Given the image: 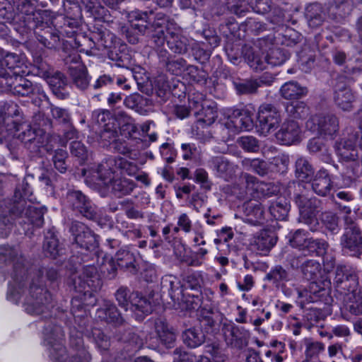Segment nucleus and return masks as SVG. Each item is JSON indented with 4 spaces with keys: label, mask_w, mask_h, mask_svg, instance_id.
Instances as JSON below:
<instances>
[{
    "label": "nucleus",
    "mask_w": 362,
    "mask_h": 362,
    "mask_svg": "<svg viewBox=\"0 0 362 362\" xmlns=\"http://www.w3.org/2000/svg\"><path fill=\"white\" fill-rule=\"evenodd\" d=\"M0 260L13 264V281L8 284L7 299L18 303L24 296L23 306L25 311L33 315L47 314L52 304V295L44 284L45 278L50 283L57 282L59 275L54 267H42L36 269L25 264V259L19 255L16 247L0 246Z\"/></svg>",
    "instance_id": "nucleus-1"
},
{
    "label": "nucleus",
    "mask_w": 362,
    "mask_h": 362,
    "mask_svg": "<svg viewBox=\"0 0 362 362\" xmlns=\"http://www.w3.org/2000/svg\"><path fill=\"white\" fill-rule=\"evenodd\" d=\"M47 209L28 204L23 199L0 202V236L7 237L13 226H22L25 235L33 233V227L40 228L44 223Z\"/></svg>",
    "instance_id": "nucleus-2"
},
{
    "label": "nucleus",
    "mask_w": 362,
    "mask_h": 362,
    "mask_svg": "<svg viewBox=\"0 0 362 362\" xmlns=\"http://www.w3.org/2000/svg\"><path fill=\"white\" fill-rule=\"evenodd\" d=\"M44 343L47 346L49 356L54 362H67L66 350L62 340L64 337L62 327L49 322L43 330ZM70 346L73 350L69 362H89L91 356L83 345L81 334L70 337Z\"/></svg>",
    "instance_id": "nucleus-3"
},
{
    "label": "nucleus",
    "mask_w": 362,
    "mask_h": 362,
    "mask_svg": "<svg viewBox=\"0 0 362 362\" xmlns=\"http://www.w3.org/2000/svg\"><path fill=\"white\" fill-rule=\"evenodd\" d=\"M293 185V201L299 211L298 221L307 225L311 231H317L320 225L317 215L322 209V201L315 196L309 197L303 182H295Z\"/></svg>",
    "instance_id": "nucleus-4"
},
{
    "label": "nucleus",
    "mask_w": 362,
    "mask_h": 362,
    "mask_svg": "<svg viewBox=\"0 0 362 362\" xmlns=\"http://www.w3.org/2000/svg\"><path fill=\"white\" fill-rule=\"evenodd\" d=\"M116 163L113 158L99 164L96 169L98 178L110 189V194L116 198L121 199L132 194L136 187V183L125 177L119 176L112 168Z\"/></svg>",
    "instance_id": "nucleus-5"
},
{
    "label": "nucleus",
    "mask_w": 362,
    "mask_h": 362,
    "mask_svg": "<svg viewBox=\"0 0 362 362\" xmlns=\"http://www.w3.org/2000/svg\"><path fill=\"white\" fill-rule=\"evenodd\" d=\"M38 119L40 121L36 124L37 128L30 129L20 134L19 137L30 152L42 154L44 151L49 152L53 148L52 146L49 144L52 139L48 141V136L46 134V132L52 127V122L49 119L45 118L40 115L35 117V121Z\"/></svg>",
    "instance_id": "nucleus-6"
},
{
    "label": "nucleus",
    "mask_w": 362,
    "mask_h": 362,
    "mask_svg": "<svg viewBox=\"0 0 362 362\" xmlns=\"http://www.w3.org/2000/svg\"><path fill=\"white\" fill-rule=\"evenodd\" d=\"M64 205L75 214L88 220L95 221L98 218L96 205L82 191L69 189L63 197Z\"/></svg>",
    "instance_id": "nucleus-7"
},
{
    "label": "nucleus",
    "mask_w": 362,
    "mask_h": 362,
    "mask_svg": "<svg viewBox=\"0 0 362 362\" xmlns=\"http://www.w3.org/2000/svg\"><path fill=\"white\" fill-rule=\"evenodd\" d=\"M10 4H13L22 15L21 21H24L23 27L16 26V31L21 35L27 34L32 28L37 26L38 23L43 25L42 11H37L38 0H8Z\"/></svg>",
    "instance_id": "nucleus-8"
},
{
    "label": "nucleus",
    "mask_w": 362,
    "mask_h": 362,
    "mask_svg": "<svg viewBox=\"0 0 362 362\" xmlns=\"http://www.w3.org/2000/svg\"><path fill=\"white\" fill-rule=\"evenodd\" d=\"M344 233L340 238L342 248L350 255L358 257L362 255V229L351 217H344Z\"/></svg>",
    "instance_id": "nucleus-9"
},
{
    "label": "nucleus",
    "mask_w": 362,
    "mask_h": 362,
    "mask_svg": "<svg viewBox=\"0 0 362 362\" xmlns=\"http://www.w3.org/2000/svg\"><path fill=\"white\" fill-rule=\"evenodd\" d=\"M68 284L72 286L76 292L86 293L88 291L87 288L94 291L100 289L103 282L97 268L88 264L83 266L78 274H73L69 279Z\"/></svg>",
    "instance_id": "nucleus-10"
},
{
    "label": "nucleus",
    "mask_w": 362,
    "mask_h": 362,
    "mask_svg": "<svg viewBox=\"0 0 362 362\" xmlns=\"http://www.w3.org/2000/svg\"><path fill=\"white\" fill-rule=\"evenodd\" d=\"M69 232L73 236L74 243L81 249L96 252L99 247V236L81 222L72 221Z\"/></svg>",
    "instance_id": "nucleus-11"
},
{
    "label": "nucleus",
    "mask_w": 362,
    "mask_h": 362,
    "mask_svg": "<svg viewBox=\"0 0 362 362\" xmlns=\"http://www.w3.org/2000/svg\"><path fill=\"white\" fill-rule=\"evenodd\" d=\"M308 130L319 135L333 138L339 131V119L335 115H315L310 117L305 122Z\"/></svg>",
    "instance_id": "nucleus-12"
},
{
    "label": "nucleus",
    "mask_w": 362,
    "mask_h": 362,
    "mask_svg": "<svg viewBox=\"0 0 362 362\" xmlns=\"http://www.w3.org/2000/svg\"><path fill=\"white\" fill-rule=\"evenodd\" d=\"M0 85L5 86L8 91L15 95L25 97L37 92L40 100L47 98L43 90L34 87L33 83L24 77V74L4 78V79L1 80Z\"/></svg>",
    "instance_id": "nucleus-13"
},
{
    "label": "nucleus",
    "mask_w": 362,
    "mask_h": 362,
    "mask_svg": "<svg viewBox=\"0 0 362 362\" xmlns=\"http://www.w3.org/2000/svg\"><path fill=\"white\" fill-rule=\"evenodd\" d=\"M281 121V113L274 105L263 104L258 111L257 132L262 135L267 136L279 127Z\"/></svg>",
    "instance_id": "nucleus-14"
},
{
    "label": "nucleus",
    "mask_w": 362,
    "mask_h": 362,
    "mask_svg": "<svg viewBox=\"0 0 362 362\" xmlns=\"http://www.w3.org/2000/svg\"><path fill=\"white\" fill-rule=\"evenodd\" d=\"M321 266L319 262L314 259H309L301 269L303 278L308 281H315L320 274ZM316 284L313 281L310 284V292L308 290H298V296L299 298H305L306 303L317 302L319 297L318 293L325 292L324 288H320L318 291L314 289Z\"/></svg>",
    "instance_id": "nucleus-15"
},
{
    "label": "nucleus",
    "mask_w": 362,
    "mask_h": 362,
    "mask_svg": "<svg viewBox=\"0 0 362 362\" xmlns=\"http://www.w3.org/2000/svg\"><path fill=\"white\" fill-rule=\"evenodd\" d=\"M221 332L226 345L238 350L247 345L250 336L249 330L232 322L223 323Z\"/></svg>",
    "instance_id": "nucleus-16"
},
{
    "label": "nucleus",
    "mask_w": 362,
    "mask_h": 362,
    "mask_svg": "<svg viewBox=\"0 0 362 362\" xmlns=\"http://www.w3.org/2000/svg\"><path fill=\"white\" fill-rule=\"evenodd\" d=\"M74 8L76 13L72 16L73 18H76L81 15L80 4L84 6L88 13L100 22H103L107 25H116L115 18L110 14L109 11L103 6L98 0H74Z\"/></svg>",
    "instance_id": "nucleus-17"
},
{
    "label": "nucleus",
    "mask_w": 362,
    "mask_h": 362,
    "mask_svg": "<svg viewBox=\"0 0 362 362\" xmlns=\"http://www.w3.org/2000/svg\"><path fill=\"white\" fill-rule=\"evenodd\" d=\"M334 284L337 291L341 294L349 295L356 293L358 287V279L354 272L349 269L346 266H337L335 272Z\"/></svg>",
    "instance_id": "nucleus-18"
},
{
    "label": "nucleus",
    "mask_w": 362,
    "mask_h": 362,
    "mask_svg": "<svg viewBox=\"0 0 362 362\" xmlns=\"http://www.w3.org/2000/svg\"><path fill=\"white\" fill-rule=\"evenodd\" d=\"M80 56L77 53L69 55L64 59L68 66V72L74 83L80 89H86L89 84V79L86 67L80 61Z\"/></svg>",
    "instance_id": "nucleus-19"
},
{
    "label": "nucleus",
    "mask_w": 362,
    "mask_h": 362,
    "mask_svg": "<svg viewBox=\"0 0 362 362\" xmlns=\"http://www.w3.org/2000/svg\"><path fill=\"white\" fill-rule=\"evenodd\" d=\"M90 40L95 49L98 50L107 49V51L119 45L120 42L116 35L105 25L98 23L93 26V29L90 32Z\"/></svg>",
    "instance_id": "nucleus-20"
},
{
    "label": "nucleus",
    "mask_w": 362,
    "mask_h": 362,
    "mask_svg": "<svg viewBox=\"0 0 362 362\" xmlns=\"http://www.w3.org/2000/svg\"><path fill=\"white\" fill-rule=\"evenodd\" d=\"M252 112L247 109L233 110L228 115L225 126L234 133L250 131L254 127Z\"/></svg>",
    "instance_id": "nucleus-21"
},
{
    "label": "nucleus",
    "mask_w": 362,
    "mask_h": 362,
    "mask_svg": "<svg viewBox=\"0 0 362 362\" xmlns=\"http://www.w3.org/2000/svg\"><path fill=\"white\" fill-rule=\"evenodd\" d=\"M301 130L298 123L293 119H286L275 134L277 141L283 145H292L300 141Z\"/></svg>",
    "instance_id": "nucleus-22"
},
{
    "label": "nucleus",
    "mask_w": 362,
    "mask_h": 362,
    "mask_svg": "<svg viewBox=\"0 0 362 362\" xmlns=\"http://www.w3.org/2000/svg\"><path fill=\"white\" fill-rule=\"evenodd\" d=\"M37 41L48 49H57L60 45V37L58 32L47 25V22L43 21V25L38 23L37 26L32 28Z\"/></svg>",
    "instance_id": "nucleus-23"
},
{
    "label": "nucleus",
    "mask_w": 362,
    "mask_h": 362,
    "mask_svg": "<svg viewBox=\"0 0 362 362\" xmlns=\"http://www.w3.org/2000/svg\"><path fill=\"white\" fill-rule=\"evenodd\" d=\"M312 178L311 187L316 194L326 197L330 193L333 187V180L327 170L320 169Z\"/></svg>",
    "instance_id": "nucleus-24"
},
{
    "label": "nucleus",
    "mask_w": 362,
    "mask_h": 362,
    "mask_svg": "<svg viewBox=\"0 0 362 362\" xmlns=\"http://www.w3.org/2000/svg\"><path fill=\"white\" fill-rule=\"evenodd\" d=\"M242 163L246 170H252L260 176H264L269 172L276 171L278 165L283 163V159L274 158L272 161L268 163L259 158H245Z\"/></svg>",
    "instance_id": "nucleus-25"
},
{
    "label": "nucleus",
    "mask_w": 362,
    "mask_h": 362,
    "mask_svg": "<svg viewBox=\"0 0 362 362\" xmlns=\"http://www.w3.org/2000/svg\"><path fill=\"white\" fill-rule=\"evenodd\" d=\"M356 97L351 88L338 85L334 91L333 100L334 105L339 110L351 112L354 107Z\"/></svg>",
    "instance_id": "nucleus-26"
},
{
    "label": "nucleus",
    "mask_w": 362,
    "mask_h": 362,
    "mask_svg": "<svg viewBox=\"0 0 362 362\" xmlns=\"http://www.w3.org/2000/svg\"><path fill=\"white\" fill-rule=\"evenodd\" d=\"M276 241L277 236L274 231L263 230L253 237L250 245L252 249L257 252L266 254L276 245Z\"/></svg>",
    "instance_id": "nucleus-27"
},
{
    "label": "nucleus",
    "mask_w": 362,
    "mask_h": 362,
    "mask_svg": "<svg viewBox=\"0 0 362 362\" xmlns=\"http://www.w3.org/2000/svg\"><path fill=\"white\" fill-rule=\"evenodd\" d=\"M42 250L45 255L52 259H56L64 253V248L59 243L54 227L45 232Z\"/></svg>",
    "instance_id": "nucleus-28"
},
{
    "label": "nucleus",
    "mask_w": 362,
    "mask_h": 362,
    "mask_svg": "<svg viewBox=\"0 0 362 362\" xmlns=\"http://www.w3.org/2000/svg\"><path fill=\"white\" fill-rule=\"evenodd\" d=\"M114 117L117 123L121 136L132 139L138 132L135 119L124 110H115Z\"/></svg>",
    "instance_id": "nucleus-29"
},
{
    "label": "nucleus",
    "mask_w": 362,
    "mask_h": 362,
    "mask_svg": "<svg viewBox=\"0 0 362 362\" xmlns=\"http://www.w3.org/2000/svg\"><path fill=\"white\" fill-rule=\"evenodd\" d=\"M209 166L217 177L228 181L236 172L237 166L223 156H216L209 160Z\"/></svg>",
    "instance_id": "nucleus-30"
},
{
    "label": "nucleus",
    "mask_w": 362,
    "mask_h": 362,
    "mask_svg": "<svg viewBox=\"0 0 362 362\" xmlns=\"http://www.w3.org/2000/svg\"><path fill=\"white\" fill-rule=\"evenodd\" d=\"M193 112L197 118V129L199 126L204 127L212 124L218 117L217 108L214 102H204L199 109Z\"/></svg>",
    "instance_id": "nucleus-31"
},
{
    "label": "nucleus",
    "mask_w": 362,
    "mask_h": 362,
    "mask_svg": "<svg viewBox=\"0 0 362 362\" xmlns=\"http://www.w3.org/2000/svg\"><path fill=\"white\" fill-rule=\"evenodd\" d=\"M153 11H140L138 9L130 11L128 13V18L131 22V26L133 29L137 30L140 34H144L150 25L152 23V16Z\"/></svg>",
    "instance_id": "nucleus-32"
},
{
    "label": "nucleus",
    "mask_w": 362,
    "mask_h": 362,
    "mask_svg": "<svg viewBox=\"0 0 362 362\" xmlns=\"http://www.w3.org/2000/svg\"><path fill=\"white\" fill-rule=\"evenodd\" d=\"M245 221L253 226H262L265 221V211L258 202H250L244 204Z\"/></svg>",
    "instance_id": "nucleus-33"
},
{
    "label": "nucleus",
    "mask_w": 362,
    "mask_h": 362,
    "mask_svg": "<svg viewBox=\"0 0 362 362\" xmlns=\"http://www.w3.org/2000/svg\"><path fill=\"white\" fill-rule=\"evenodd\" d=\"M108 58L119 67L129 69L132 65V57L127 46L119 42L114 48L107 51Z\"/></svg>",
    "instance_id": "nucleus-34"
},
{
    "label": "nucleus",
    "mask_w": 362,
    "mask_h": 362,
    "mask_svg": "<svg viewBox=\"0 0 362 362\" xmlns=\"http://www.w3.org/2000/svg\"><path fill=\"white\" fill-rule=\"evenodd\" d=\"M161 289L163 293H168L173 300H179L183 296V287L180 280L175 276L165 275L161 279Z\"/></svg>",
    "instance_id": "nucleus-35"
},
{
    "label": "nucleus",
    "mask_w": 362,
    "mask_h": 362,
    "mask_svg": "<svg viewBox=\"0 0 362 362\" xmlns=\"http://www.w3.org/2000/svg\"><path fill=\"white\" fill-rule=\"evenodd\" d=\"M96 315L101 320L116 326L121 325L124 322V319L117 306L110 301L105 302L103 307L98 308Z\"/></svg>",
    "instance_id": "nucleus-36"
},
{
    "label": "nucleus",
    "mask_w": 362,
    "mask_h": 362,
    "mask_svg": "<svg viewBox=\"0 0 362 362\" xmlns=\"http://www.w3.org/2000/svg\"><path fill=\"white\" fill-rule=\"evenodd\" d=\"M335 152L341 162L358 159V151L351 139H341L334 145Z\"/></svg>",
    "instance_id": "nucleus-37"
},
{
    "label": "nucleus",
    "mask_w": 362,
    "mask_h": 362,
    "mask_svg": "<svg viewBox=\"0 0 362 362\" xmlns=\"http://www.w3.org/2000/svg\"><path fill=\"white\" fill-rule=\"evenodd\" d=\"M308 93L307 87L301 86L295 81H290L285 83L280 88L281 97L288 100H298L306 96Z\"/></svg>",
    "instance_id": "nucleus-38"
},
{
    "label": "nucleus",
    "mask_w": 362,
    "mask_h": 362,
    "mask_svg": "<svg viewBox=\"0 0 362 362\" xmlns=\"http://www.w3.org/2000/svg\"><path fill=\"white\" fill-rule=\"evenodd\" d=\"M155 329L161 343L167 348H171L175 341L176 335L165 320L157 319L155 321Z\"/></svg>",
    "instance_id": "nucleus-39"
},
{
    "label": "nucleus",
    "mask_w": 362,
    "mask_h": 362,
    "mask_svg": "<svg viewBox=\"0 0 362 362\" xmlns=\"http://www.w3.org/2000/svg\"><path fill=\"white\" fill-rule=\"evenodd\" d=\"M47 82L52 90V93L59 99H65L69 93L66 91L67 81L65 76L59 71L48 76Z\"/></svg>",
    "instance_id": "nucleus-40"
},
{
    "label": "nucleus",
    "mask_w": 362,
    "mask_h": 362,
    "mask_svg": "<svg viewBox=\"0 0 362 362\" xmlns=\"http://www.w3.org/2000/svg\"><path fill=\"white\" fill-rule=\"evenodd\" d=\"M115 259L119 267L124 269L132 274L138 271L136 256L127 248H122L115 254Z\"/></svg>",
    "instance_id": "nucleus-41"
},
{
    "label": "nucleus",
    "mask_w": 362,
    "mask_h": 362,
    "mask_svg": "<svg viewBox=\"0 0 362 362\" xmlns=\"http://www.w3.org/2000/svg\"><path fill=\"white\" fill-rule=\"evenodd\" d=\"M243 177L245 180L247 188L259 192L263 196L270 197L277 192L276 187L272 183L259 182L257 177L248 173L244 174Z\"/></svg>",
    "instance_id": "nucleus-42"
},
{
    "label": "nucleus",
    "mask_w": 362,
    "mask_h": 362,
    "mask_svg": "<svg viewBox=\"0 0 362 362\" xmlns=\"http://www.w3.org/2000/svg\"><path fill=\"white\" fill-rule=\"evenodd\" d=\"M307 149L312 155H318L322 161L329 163L332 160L327 146L320 137L310 139L307 144Z\"/></svg>",
    "instance_id": "nucleus-43"
},
{
    "label": "nucleus",
    "mask_w": 362,
    "mask_h": 362,
    "mask_svg": "<svg viewBox=\"0 0 362 362\" xmlns=\"http://www.w3.org/2000/svg\"><path fill=\"white\" fill-rule=\"evenodd\" d=\"M124 105L135 112L139 114H144L146 112V108L151 105V100L141 95L138 93H132L128 96H127L124 101Z\"/></svg>",
    "instance_id": "nucleus-44"
},
{
    "label": "nucleus",
    "mask_w": 362,
    "mask_h": 362,
    "mask_svg": "<svg viewBox=\"0 0 362 362\" xmlns=\"http://www.w3.org/2000/svg\"><path fill=\"white\" fill-rule=\"evenodd\" d=\"M167 45L175 54H184L187 51V39L179 33L168 31Z\"/></svg>",
    "instance_id": "nucleus-45"
},
{
    "label": "nucleus",
    "mask_w": 362,
    "mask_h": 362,
    "mask_svg": "<svg viewBox=\"0 0 362 362\" xmlns=\"http://www.w3.org/2000/svg\"><path fill=\"white\" fill-rule=\"evenodd\" d=\"M314 168L308 159L304 157L298 158L295 163V175L298 182L310 181L314 175Z\"/></svg>",
    "instance_id": "nucleus-46"
},
{
    "label": "nucleus",
    "mask_w": 362,
    "mask_h": 362,
    "mask_svg": "<svg viewBox=\"0 0 362 362\" xmlns=\"http://www.w3.org/2000/svg\"><path fill=\"white\" fill-rule=\"evenodd\" d=\"M290 204L285 198H278L271 203L269 211L271 216L278 221H286L290 211Z\"/></svg>",
    "instance_id": "nucleus-47"
},
{
    "label": "nucleus",
    "mask_w": 362,
    "mask_h": 362,
    "mask_svg": "<svg viewBox=\"0 0 362 362\" xmlns=\"http://www.w3.org/2000/svg\"><path fill=\"white\" fill-rule=\"evenodd\" d=\"M327 315L322 309L309 308L305 310L303 315L304 327L309 330L315 326L322 327V325L319 324L324 321Z\"/></svg>",
    "instance_id": "nucleus-48"
},
{
    "label": "nucleus",
    "mask_w": 362,
    "mask_h": 362,
    "mask_svg": "<svg viewBox=\"0 0 362 362\" xmlns=\"http://www.w3.org/2000/svg\"><path fill=\"white\" fill-rule=\"evenodd\" d=\"M182 339L184 344L188 347L196 348L204 342L205 335L200 329L191 327L182 332Z\"/></svg>",
    "instance_id": "nucleus-49"
},
{
    "label": "nucleus",
    "mask_w": 362,
    "mask_h": 362,
    "mask_svg": "<svg viewBox=\"0 0 362 362\" xmlns=\"http://www.w3.org/2000/svg\"><path fill=\"white\" fill-rule=\"evenodd\" d=\"M305 18L310 27L316 28L320 26L325 19V15L322 7L318 4H313L306 8Z\"/></svg>",
    "instance_id": "nucleus-50"
},
{
    "label": "nucleus",
    "mask_w": 362,
    "mask_h": 362,
    "mask_svg": "<svg viewBox=\"0 0 362 362\" xmlns=\"http://www.w3.org/2000/svg\"><path fill=\"white\" fill-rule=\"evenodd\" d=\"M215 313L212 308H203L200 310L199 323L201 327L206 333H214L217 329L216 322L214 319Z\"/></svg>",
    "instance_id": "nucleus-51"
},
{
    "label": "nucleus",
    "mask_w": 362,
    "mask_h": 362,
    "mask_svg": "<svg viewBox=\"0 0 362 362\" xmlns=\"http://www.w3.org/2000/svg\"><path fill=\"white\" fill-rule=\"evenodd\" d=\"M275 287L279 288L281 284L289 281L288 272L281 265H276L271 269L265 276Z\"/></svg>",
    "instance_id": "nucleus-52"
},
{
    "label": "nucleus",
    "mask_w": 362,
    "mask_h": 362,
    "mask_svg": "<svg viewBox=\"0 0 362 362\" xmlns=\"http://www.w3.org/2000/svg\"><path fill=\"white\" fill-rule=\"evenodd\" d=\"M133 303L130 310L136 313L139 317L147 315L152 312V305L146 298L143 297L139 292H135Z\"/></svg>",
    "instance_id": "nucleus-53"
},
{
    "label": "nucleus",
    "mask_w": 362,
    "mask_h": 362,
    "mask_svg": "<svg viewBox=\"0 0 362 362\" xmlns=\"http://www.w3.org/2000/svg\"><path fill=\"white\" fill-rule=\"evenodd\" d=\"M244 52L245 59L248 65L255 71H262L267 67L266 57H260L255 54L251 48L245 47Z\"/></svg>",
    "instance_id": "nucleus-54"
},
{
    "label": "nucleus",
    "mask_w": 362,
    "mask_h": 362,
    "mask_svg": "<svg viewBox=\"0 0 362 362\" xmlns=\"http://www.w3.org/2000/svg\"><path fill=\"white\" fill-rule=\"evenodd\" d=\"M310 238L307 231L298 229L290 233L288 241L291 247L305 252Z\"/></svg>",
    "instance_id": "nucleus-55"
},
{
    "label": "nucleus",
    "mask_w": 362,
    "mask_h": 362,
    "mask_svg": "<svg viewBox=\"0 0 362 362\" xmlns=\"http://www.w3.org/2000/svg\"><path fill=\"white\" fill-rule=\"evenodd\" d=\"M135 292L131 293L127 286H120L115 292V298L119 305L125 310H130L133 303Z\"/></svg>",
    "instance_id": "nucleus-56"
},
{
    "label": "nucleus",
    "mask_w": 362,
    "mask_h": 362,
    "mask_svg": "<svg viewBox=\"0 0 362 362\" xmlns=\"http://www.w3.org/2000/svg\"><path fill=\"white\" fill-rule=\"evenodd\" d=\"M267 66H280L284 64L290 57L288 52L281 48L270 49L265 55Z\"/></svg>",
    "instance_id": "nucleus-57"
},
{
    "label": "nucleus",
    "mask_w": 362,
    "mask_h": 362,
    "mask_svg": "<svg viewBox=\"0 0 362 362\" xmlns=\"http://www.w3.org/2000/svg\"><path fill=\"white\" fill-rule=\"evenodd\" d=\"M329 247L328 243L323 239H309L305 252L307 255L322 256L324 255Z\"/></svg>",
    "instance_id": "nucleus-58"
},
{
    "label": "nucleus",
    "mask_w": 362,
    "mask_h": 362,
    "mask_svg": "<svg viewBox=\"0 0 362 362\" xmlns=\"http://www.w3.org/2000/svg\"><path fill=\"white\" fill-rule=\"evenodd\" d=\"M308 107L303 101L293 102L286 107L287 114L296 119L305 117L308 114Z\"/></svg>",
    "instance_id": "nucleus-59"
},
{
    "label": "nucleus",
    "mask_w": 362,
    "mask_h": 362,
    "mask_svg": "<svg viewBox=\"0 0 362 362\" xmlns=\"http://www.w3.org/2000/svg\"><path fill=\"white\" fill-rule=\"evenodd\" d=\"M320 221L325 228L332 234H336L339 230V217L332 211H325L321 214Z\"/></svg>",
    "instance_id": "nucleus-60"
},
{
    "label": "nucleus",
    "mask_w": 362,
    "mask_h": 362,
    "mask_svg": "<svg viewBox=\"0 0 362 362\" xmlns=\"http://www.w3.org/2000/svg\"><path fill=\"white\" fill-rule=\"evenodd\" d=\"M233 86L240 95L253 94L258 89V84L255 79L238 80L233 82Z\"/></svg>",
    "instance_id": "nucleus-61"
},
{
    "label": "nucleus",
    "mask_w": 362,
    "mask_h": 362,
    "mask_svg": "<svg viewBox=\"0 0 362 362\" xmlns=\"http://www.w3.org/2000/svg\"><path fill=\"white\" fill-rule=\"evenodd\" d=\"M347 310L353 315H362V292L358 291L347 297Z\"/></svg>",
    "instance_id": "nucleus-62"
},
{
    "label": "nucleus",
    "mask_w": 362,
    "mask_h": 362,
    "mask_svg": "<svg viewBox=\"0 0 362 362\" xmlns=\"http://www.w3.org/2000/svg\"><path fill=\"white\" fill-rule=\"evenodd\" d=\"M189 78L194 83L205 85L208 78V73L194 65H187L186 71Z\"/></svg>",
    "instance_id": "nucleus-63"
},
{
    "label": "nucleus",
    "mask_w": 362,
    "mask_h": 362,
    "mask_svg": "<svg viewBox=\"0 0 362 362\" xmlns=\"http://www.w3.org/2000/svg\"><path fill=\"white\" fill-rule=\"evenodd\" d=\"M68 158V153L66 151L58 148L54 151L52 157V161L54 168L61 173H66L68 165L66 159Z\"/></svg>",
    "instance_id": "nucleus-64"
}]
</instances>
